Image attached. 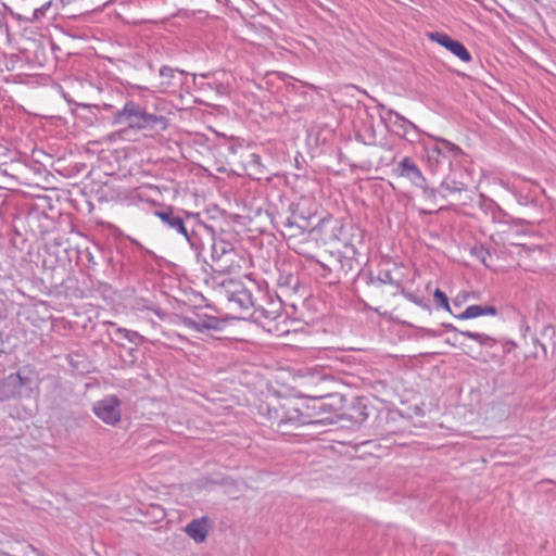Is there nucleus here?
Here are the masks:
<instances>
[{
  "label": "nucleus",
  "mask_w": 556,
  "mask_h": 556,
  "mask_svg": "<svg viewBox=\"0 0 556 556\" xmlns=\"http://www.w3.org/2000/svg\"><path fill=\"white\" fill-rule=\"evenodd\" d=\"M265 417L271 427L305 425L311 422L308 406L296 399H276L267 405Z\"/></svg>",
  "instance_id": "obj_1"
},
{
  "label": "nucleus",
  "mask_w": 556,
  "mask_h": 556,
  "mask_svg": "<svg viewBox=\"0 0 556 556\" xmlns=\"http://www.w3.org/2000/svg\"><path fill=\"white\" fill-rule=\"evenodd\" d=\"M114 124L125 125L131 129H143L161 125L163 129L166 128V121L162 116L148 114L140 110L138 105L128 102L118 111L114 117Z\"/></svg>",
  "instance_id": "obj_2"
},
{
  "label": "nucleus",
  "mask_w": 556,
  "mask_h": 556,
  "mask_svg": "<svg viewBox=\"0 0 556 556\" xmlns=\"http://www.w3.org/2000/svg\"><path fill=\"white\" fill-rule=\"evenodd\" d=\"M453 330V336L445 339L446 344L462 350L467 356L478 359L481 352L480 349H475L472 344L468 342V340L475 341L480 348L483 345L493 346L496 341L490 336L482 332H473V331H462L456 329L455 327H451Z\"/></svg>",
  "instance_id": "obj_3"
},
{
  "label": "nucleus",
  "mask_w": 556,
  "mask_h": 556,
  "mask_svg": "<svg viewBox=\"0 0 556 556\" xmlns=\"http://www.w3.org/2000/svg\"><path fill=\"white\" fill-rule=\"evenodd\" d=\"M178 325L199 333H210L212 331L223 330L225 321L216 316L199 313L194 316H179Z\"/></svg>",
  "instance_id": "obj_4"
},
{
  "label": "nucleus",
  "mask_w": 556,
  "mask_h": 556,
  "mask_svg": "<svg viewBox=\"0 0 556 556\" xmlns=\"http://www.w3.org/2000/svg\"><path fill=\"white\" fill-rule=\"evenodd\" d=\"M92 412L109 426H116L122 420L121 401L116 395H109L97 401L92 406Z\"/></svg>",
  "instance_id": "obj_5"
},
{
  "label": "nucleus",
  "mask_w": 556,
  "mask_h": 556,
  "mask_svg": "<svg viewBox=\"0 0 556 556\" xmlns=\"http://www.w3.org/2000/svg\"><path fill=\"white\" fill-rule=\"evenodd\" d=\"M343 226L332 217L323 218L317 226L311 230V235L316 241L328 244L340 240Z\"/></svg>",
  "instance_id": "obj_6"
},
{
  "label": "nucleus",
  "mask_w": 556,
  "mask_h": 556,
  "mask_svg": "<svg viewBox=\"0 0 556 556\" xmlns=\"http://www.w3.org/2000/svg\"><path fill=\"white\" fill-rule=\"evenodd\" d=\"M427 37L433 41L439 43L448 50L452 54L458 58L460 61L468 63L471 61V54L467 50V48L458 40L452 39L447 34L440 31L428 33Z\"/></svg>",
  "instance_id": "obj_7"
},
{
  "label": "nucleus",
  "mask_w": 556,
  "mask_h": 556,
  "mask_svg": "<svg viewBox=\"0 0 556 556\" xmlns=\"http://www.w3.org/2000/svg\"><path fill=\"white\" fill-rule=\"evenodd\" d=\"M211 528L212 523L210 518L204 516L199 519H193L190 523H188L185 528V532L195 543L200 544L206 540Z\"/></svg>",
  "instance_id": "obj_8"
},
{
  "label": "nucleus",
  "mask_w": 556,
  "mask_h": 556,
  "mask_svg": "<svg viewBox=\"0 0 556 556\" xmlns=\"http://www.w3.org/2000/svg\"><path fill=\"white\" fill-rule=\"evenodd\" d=\"M399 271L400 268L394 266L393 270L381 269L378 273V281H380L382 286L389 288V293L392 295L403 293L404 291L403 283L396 276Z\"/></svg>",
  "instance_id": "obj_9"
},
{
  "label": "nucleus",
  "mask_w": 556,
  "mask_h": 556,
  "mask_svg": "<svg viewBox=\"0 0 556 556\" xmlns=\"http://www.w3.org/2000/svg\"><path fill=\"white\" fill-rule=\"evenodd\" d=\"M496 313H497L496 308L491 305H488V306L470 305L464 312L456 315L455 317L460 320H465V319L478 318L480 316H495Z\"/></svg>",
  "instance_id": "obj_10"
},
{
  "label": "nucleus",
  "mask_w": 556,
  "mask_h": 556,
  "mask_svg": "<svg viewBox=\"0 0 556 556\" xmlns=\"http://www.w3.org/2000/svg\"><path fill=\"white\" fill-rule=\"evenodd\" d=\"M155 215L161 218L164 223H166L169 227L176 229L179 233L188 237L187 228L185 227L184 220L174 216L172 210L165 212H156Z\"/></svg>",
  "instance_id": "obj_11"
},
{
  "label": "nucleus",
  "mask_w": 556,
  "mask_h": 556,
  "mask_svg": "<svg viewBox=\"0 0 556 556\" xmlns=\"http://www.w3.org/2000/svg\"><path fill=\"white\" fill-rule=\"evenodd\" d=\"M228 260L230 261L229 265H226L223 267L222 271L229 275H237L242 269V262H245V260L242 256L237 255L236 253L231 252L227 255Z\"/></svg>",
  "instance_id": "obj_12"
},
{
  "label": "nucleus",
  "mask_w": 556,
  "mask_h": 556,
  "mask_svg": "<svg viewBox=\"0 0 556 556\" xmlns=\"http://www.w3.org/2000/svg\"><path fill=\"white\" fill-rule=\"evenodd\" d=\"M434 301L439 306L451 313L447 295L440 289H435L433 292Z\"/></svg>",
  "instance_id": "obj_13"
},
{
  "label": "nucleus",
  "mask_w": 556,
  "mask_h": 556,
  "mask_svg": "<svg viewBox=\"0 0 556 556\" xmlns=\"http://www.w3.org/2000/svg\"><path fill=\"white\" fill-rule=\"evenodd\" d=\"M401 167L407 174H414V175H417V176L420 175V170L418 169L416 164L409 157H404L401 161Z\"/></svg>",
  "instance_id": "obj_14"
},
{
  "label": "nucleus",
  "mask_w": 556,
  "mask_h": 556,
  "mask_svg": "<svg viewBox=\"0 0 556 556\" xmlns=\"http://www.w3.org/2000/svg\"><path fill=\"white\" fill-rule=\"evenodd\" d=\"M469 294L467 292L459 293L455 296L453 300V303L455 306H460L463 303H465L468 299Z\"/></svg>",
  "instance_id": "obj_15"
},
{
  "label": "nucleus",
  "mask_w": 556,
  "mask_h": 556,
  "mask_svg": "<svg viewBox=\"0 0 556 556\" xmlns=\"http://www.w3.org/2000/svg\"><path fill=\"white\" fill-rule=\"evenodd\" d=\"M118 332L125 333V337L128 338L130 341H132V338L130 336L136 337V338L140 339L141 341L146 340V338L140 336L138 332H131L126 329H118Z\"/></svg>",
  "instance_id": "obj_16"
},
{
  "label": "nucleus",
  "mask_w": 556,
  "mask_h": 556,
  "mask_svg": "<svg viewBox=\"0 0 556 556\" xmlns=\"http://www.w3.org/2000/svg\"><path fill=\"white\" fill-rule=\"evenodd\" d=\"M439 141H440V142H441V143L446 148V150H447V151H450V152H453V151L458 150L457 146H455L454 143H452V142H450V141H447V140H445V139H440Z\"/></svg>",
  "instance_id": "obj_17"
},
{
  "label": "nucleus",
  "mask_w": 556,
  "mask_h": 556,
  "mask_svg": "<svg viewBox=\"0 0 556 556\" xmlns=\"http://www.w3.org/2000/svg\"><path fill=\"white\" fill-rule=\"evenodd\" d=\"M441 154V149L438 146H434L429 149V155L439 156Z\"/></svg>",
  "instance_id": "obj_18"
},
{
  "label": "nucleus",
  "mask_w": 556,
  "mask_h": 556,
  "mask_svg": "<svg viewBox=\"0 0 556 556\" xmlns=\"http://www.w3.org/2000/svg\"><path fill=\"white\" fill-rule=\"evenodd\" d=\"M59 1H60V3H61L63 7L68 5V4H71V3L73 2V0H59Z\"/></svg>",
  "instance_id": "obj_19"
},
{
  "label": "nucleus",
  "mask_w": 556,
  "mask_h": 556,
  "mask_svg": "<svg viewBox=\"0 0 556 556\" xmlns=\"http://www.w3.org/2000/svg\"><path fill=\"white\" fill-rule=\"evenodd\" d=\"M242 295L244 296V300L247 301V303H250L249 295L245 292H243Z\"/></svg>",
  "instance_id": "obj_20"
},
{
  "label": "nucleus",
  "mask_w": 556,
  "mask_h": 556,
  "mask_svg": "<svg viewBox=\"0 0 556 556\" xmlns=\"http://www.w3.org/2000/svg\"><path fill=\"white\" fill-rule=\"evenodd\" d=\"M177 337H178L180 340H182V341H188V339H187L186 337L181 336V334H177Z\"/></svg>",
  "instance_id": "obj_21"
}]
</instances>
